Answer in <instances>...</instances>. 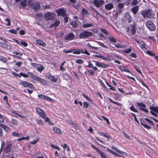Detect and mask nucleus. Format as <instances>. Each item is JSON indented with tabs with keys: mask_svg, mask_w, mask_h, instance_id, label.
Masks as SVG:
<instances>
[{
	"mask_svg": "<svg viewBox=\"0 0 158 158\" xmlns=\"http://www.w3.org/2000/svg\"><path fill=\"white\" fill-rule=\"evenodd\" d=\"M145 24L146 27L150 31H154L155 30L156 27L153 23L151 21H147Z\"/></svg>",
	"mask_w": 158,
	"mask_h": 158,
	"instance_id": "f257e3e1",
	"label": "nucleus"
},
{
	"mask_svg": "<svg viewBox=\"0 0 158 158\" xmlns=\"http://www.w3.org/2000/svg\"><path fill=\"white\" fill-rule=\"evenodd\" d=\"M92 35V34L91 32L85 31L81 33L79 36L81 39H85L89 37H90Z\"/></svg>",
	"mask_w": 158,
	"mask_h": 158,
	"instance_id": "f03ea898",
	"label": "nucleus"
},
{
	"mask_svg": "<svg viewBox=\"0 0 158 158\" xmlns=\"http://www.w3.org/2000/svg\"><path fill=\"white\" fill-rule=\"evenodd\" d=\"M32 0H23L21 1L20 3V5L23 7H25L27 6H29L32 5Z\"/></svg>",
	"mask_w": 158,
	"mask_h": 158,
	"instance_id": "7ed1b4c3",
	"label": "nucleus"
},
{
	"mask_svg": "<svg viewBox=\"0 0 158 158\" xmlns=\"http://www.w3.org/2000/svg\"><path fill=\"white\" fill-rule=\"evenodd\" d=\"M55 15L52 12H47L44 14V17L47 20H52L55 17Z\"/></svg>",
	"mask_w": 158,
	"mask_h": 158,
	"instance_id": "20e7f679",
	"label": "nucleus"
},
{
	"mask_svg": "<svg viewBox=\"0 0 158 158\" xmlns=\"http://www.w3.org/2000/svg\"><path fill=\"white\" fill-rule=\"evenodd\" d=\"M88 20H84L82 22V27L85 28H88L94 26L93 24L91 23H89Z\"/></svg>",
	"mask_w": 158,
	"mask_h": 158,
	"instance_id": "39448f33",
	"label": "nucleus"
},
{
	"mask_svg": "<svg viewBox=\"0 0 158 158\" xmlns=\"http://www.w3.org/2000/svg\"><path fill=\"white\" fill-rule=\"evenodd\" d=\"M136 105L137 106H141V107H139V110H142L146 113H149L148 111L145 108L146 107V106L145 104L142 102H137Z\"/></svg>",
	"mask_w": 158,
	"mask_h": 158,
	"instance_id": "423d86ee",
	"label": "nucleus"
},
{
	"mask_svg": "<svg viewBox=\"0 0 158 158\" xmlns=\"http://www.w3.org/2000/svg\"><path fill=\"white\" fill-rule=\"evenodd\" d=\"M105 3L103 0H94L93 3L95 6L97 8L103 5Z\"/></svg>",
	"mask_w": 158,
	"mask_h": 158,
	"instance_id": "0eeeda50",
	"label": "nucleus"
},
{
	"mask_svg": "<svg viewBox=\"0 0 158 158\" xmlns=\"http://www.w3.org/2000/svg\"><path fill=\"white\" fill-rule=\"evenodd\" d=\"M150 109L152 110L150 111L151 113L153 115L157 116L156 113L158 114V107L154 106H150Z\"/></svg>",
	"mask_w": 158,
	"mask_h": 158,
	"instance_id": "6e6552de",
	"label": "nucleus"
},
{
	"mask_svg": "<svg viewBox=\"0 0 158 158\" xmlns=\"http://www.w3.org/2000/svg\"><path fill=\"white\" fill-rule=\"evenodd\" d=\"M56 12L59 16L60 15L64 16L66 15V11L63 9H60L56 10Z\"/></svg>",
	"mask_w": 158,
	"mask_h": 158,
	"instance_id": "1a4fd4ad",
	"label": "nucleus"
},
{
	"mask_svg": "<svg viewBox=\"0 0 158 158\" xmlns=\"http://www.w3.org/2000/svg\"><path fill=\"white\" fill-rule=\"evenodd\" d=\"M130 26L131 27V34H134L136 32L135 28L136 27V24L135 22H134L132 24H130Z\"/></svg>",
	"mask_w": 158,
	"mask_h": 158,
	"instance_id": "9d476101",
	"label": "nucleus"
},
{
	"mask_svg": "<svg viewBox=\"0 0 158 158\" xmlns=\"http://www.w3.org/2000/svg\"><path fill=\"white\" fill-rule=\"evenodd\" d=\"M125 17L127 20L128 23H131L133 22V19L131 17L129 13L126 12L125 14Z\"/></svg>",
	"mask_w": 158,
	"mask_h": 158,
	"instance_id": "9b49d317",
	"label": "nucleus"
},
{
	"mask_svg": "<svg viewBox=\"0 0 158 158\" xmlns=\"http://www.w3.org/2000/svg\"><path fill=\"white\" fill-rule=\"evenodd\" d=\"M36 111L37 113L40 115L42 118H45V114L43 110L40 108H37L36 109Z\"/></svg>",
	"mask_w": 158,
	"mask_h": 158,
	"instance_id": "f8f14e48",
	"label": "nucleus"
},
{
	"mask_svg": "<svg viewBox=\"0 0 158 158\" xmlns=\"http://www.w3.org/2000/svg\"><path fill=\"white\" fill-rule=\"evenodd\" d=\"M30 6L32 7H33V9L35 10H38L39 9L40 7V6L39 3H36L34 4L33 2L32 1V5H30Z\"/></svg>",
	"mask_w": 158,
	"mask_h": 158,
	"instance_id": "ddd939ff",
	"label": "nucleus"
},
{
	"mask_svg": "<svg viewBox=\"0 0 158 158\" xmlns=\"http://www.w3.org/2000/svg\"><path fill=\"white\" fill-rule=\"evenodd\" d=\"M27 74L28 77H29L31 78L34 79V80L36 81L38 77L37 76L32 73L28 72H27Z\"/></svg>",
	"mask_w": 158,
	"mask_h": 158,
	"instance_id": "4468645a",
	"label": "nucleus"
},
{
	"mask_svg": "<svg viewBox=\"0 0 158 158\" xmlns=\"http://www.w3.org/2000/svg\"><path fill=\"white\" fill-rule=\"evenodd\" d=\"M36 81L39 82L43 85H47L48 84L47 81L44 79L38 77Z\"/></svg>",
	"mask_w": 158,
	"mask_h": 158,
	"instance_id": "2eb2a0df",
	"label": "nucleus"
},
{
	"mask_svg": "<svg viewBox=\"0 0 158 158\" xmlns=\"http://www.w3.org/2000/svg\"><path fill=\"white\" fill-rule=\"evenodd\" d=\"M12 144L11 143H9L6 147L4 149V151L6 153H8V152H10L11 150V147Z\"/></svg>",
	"mask_w": 158,
	"mask_h": 158,
	"instance_id": "dca6fc26",
	"label": "nucleus"
},
{
	"mask_svg": "<svg viewBox=\"0 0 158 158\" xmlns=\"http://www.w3.org/2000/svg\"><path fill=\"white\" fill-rule=\"evenodd\" d=\"M75 35L73 33H70L65 37V40H73Z\"/></svg>",
	"mask_w": 158,
	"mask_h": 158,
	"instance_id": "f3484780",
	"label": "nucleus"
},
{
	"mask_svg": "<svg viewBox=\"0 0 158 158\" xmlns=\"http://www.w3.org/2000/svg\"><path fill=\"white\" fill-rule=\"evenodd\" d=\"M47 77L49 80L53 82H56L57 81V78L54 77L53 76L51 75L50 74H47Z\"/></svg>",
	"mask_w": 158,
	"mask_h": 158,
	"instance_id": "a211bd4d",
	"label": "nucleus"
},
{
	"mask_svg": "<svg viewBox=\"0 0 158 158\" xmlns=\"http://www.w3.org/2000/svg\"><path fill=\"white\" fill-rule=\"evenodd\" d=\"M0 127L4 129L5 131L7 132H10V128L7 126L2 123H0Z\"/></svg>",
	"mask_w": 158,
	"mask_h": 158,
	"instance_id": "6ab92c4d",
	"label": "nucleus"
},
{
	"mask_svg": "<svg viewBox=\"0 0 158 158\" xmlns=\"http://www.w3.org/2000/svg\"><path fill=\"white\" fill-rule=\"evenodd\" d=\"M111 149L116 152L122 155H123L124 156H125L126 155H127V154L125 152H121L119 151L116 148L114 147H112Z\"/></svg>",
	"mask_w": 158,
	"mask_h": 158,
	"instance_id": "aec40b11",
	"label": "nucleus"
},
{
	"mask_svg": "<svg viewBox=\"0 0 158 158\" xmlns=\"http://www.w3.org/2000/svg\"><path fill=\"white\" fill-rule=\"evenodd\" d=\"M114 7L112 4L109 3L105 5V8L107 10H110Z\"/></svg>",
	"mask_w": 158,
	"mask_h": 158,
	"instance_id": "412c9836",
	"label": "nucleus"
},
{
	"mask_svg": "<svg viewBox=\"0 0 158 158\" xmlns=\"http://www.w3.org/2000/svg\"><path fill=\"white\" fill-rule=\"evenodd\" d=\"M119 69L122 72H126L131 74V73L130 70L125 68L123 66H120L119 67Z\"/></svg>",
	"mask_w": 158,
	"mask_h": 158,
	"instance_id": "4be33fe9",
	"label": "nucleus"
},
{
	"mask_svg": "<svg viewBox=\"0 0 158 158\" xmlns=\"http://www.w3.org/2000/svg\"><path fill=\"white\" fill-rule=\"evenodd\" d=\"M139 10V6H136L133 7L131 10L134 15L137 14Z\"/></svg>",
	"mask_w": 158,
	"mask_h": 158,
	"instance_id": "5701e85b",
	"label": "nucleus"
},
{
	"mask_svg": "<svg viewBox=\"0 0 158 158\" xmlns=\"http://www.w3.org/2000/svg\"><path fill=\"white\" fill-rule=\"evenodd\" d=\"M15 41V42L19 45H23L24 46L26 47L27 46V44L24 41H20L19 42V40H14Z\"/></svg>",
	"mask_w": 158,
	"mask_h": 158,
	"instance_id": "b1692460",
	"label": "nucleus"
},
{
	"mask_svg": "<svg viewBox=\"0 0 158 158\" xmlns=\"http://www.w3.org/2000/svg\"><path fill=\"white\" fill-rule=\"evenodd\" d=\"M147 15V17H148L150 19H152L154 18V14L152 13V10L149 9V11Z\"/></svg>",
	"mask_w": 158,
	"mask_h": 158,
	"instance_id": "393cba45",
	"label": "nucleus"
},
{
	"mask_svg": "<svg viewBox=\"0 0 158 158\" xmlns=\"http://www.w3.org/2000/svg\"><path fill=\"white\" fill-rule=\"evenodd\" d=\"M149 11V9L148 10H142L141 11V14L143 17L145 18L147 17V15Z\"/></svg>",
	"mask_w": 158,
	"mask_h": 158,
	"instance_id": "a878e982",
	"label": "nucleus"
},
{
	"mask_svg": "<svg viewBox=\"0 0 158 158\" xmlns=\"http://www.w3.org/2000/svg\"><path fill=\"white\" fill-rule=\"evenodd\" d=\"M19 83L23 86L26 87H27L29 82L27 81L21 80L19 82Z\"/></svg>",
	"mask_w": 158,
	"mask_h": 158,
	"instance_id": "bb28decb",
	"label": "nucleus"
},
{
	"mask_svg": "<svg viewBox=\"0 0 158 158\" xmlns=\"http://www.w3.org/2000/svg\"><path fill=\"white\" fill-rule=\"evenodd\" d=\"M73 53L75 54H79L81 53H83V50L81 49H73Z\"/></svg>",
	"mask_w": 158,
	"mask_h": 158,
	"instance_id": "cd10ccee",
	"label": "nucleus"
},
{
	"mask_svg": "<svg viewBox=\"0 0 158 158\" xmlns=\"http://www.w3.org/2000/svg\"><path fill=\"white\" fill-rule=\"evenodd\" d=\"M36 43L38 45L43 46V47H45L46 45V43L44 42L43 40H36Z\"/></svg>",
	"mask_w": 158,
	"mask_h": 158,
	"instance_id": "c85d7f7f",
	"label": "nucleus"
},
{
	"mask_svg": "<svg viewBox=\"0 0 158 158\" xmlns=\"http://www.w3.org/2000/svg\"><path fill=\"white\" fill-rule=\"evenodd\" d=\"M101 158H108L107 155L104 152L100 150L98 152Z\"/></svg>",
	"mask_w": 158,
	"mask_h": 158,
	"instance_id": "c756f323",
	"label": "nucleus"
},
{
	"mask_svg": "<svg viewBox=\"0 0 158 158\" xmlns=\"http://www.w3.org/2000/svg\"><path fill=\"white\" fill-rule=\"evenodd\" d=\"M60 23V22L59 20H56L55 22L52 24L51 26V27H55L58 26Z\"/></svg>",
	"mask_w": 158,
	"mask_h": 158,
	"instance_id": "7c9ffc66",
	"label": "nucleus"
},
{
	"mask_svg": "<svg viewBox=\"0 0 158 158\" xmlns=\"http://www.w3.org/2000/svg\"><path fill=\"white\" fill-rule=\"evenodd\" d=\"M53 130L55 132L58 134H60L61 133V131L60 129L56 127H54Z\"/></svg>",
	"mask_w": 158,
	"mask_h": 158,
	"instance_id": "2f4dec72",
	"label": "nucleus"
},
{
	"mask_svg": "<svg viewBox=\"0 0 158 158\" xmlns=\"http://www.w3.org/2000/svg\"><path fill=\"white\" fill-rule=\"evenodd\" d=\"M70 24L73 27L76 28L77 27L78 23L76 21H73L71 22Z\"/></svg>",
	"mask_w": 158,
	"mask_h": 158,
	"instance_id": "473e14b6",
	"label": "nucleus"
},
{
	"mask_svg": "<svg viewBox=\"0 0 158 158\" xmlns=\"http://www.w3.org/2000/svg\"><path fill=\"white\" fill-rule=\"evenodd\" d=\"M62 147L64 148V150H66L68 152L70 150V148L67 145V144L64 143V144L62 145Z\"/></svg>",
	"mask_w": 158,
	"mask_h": 158,
	"instance_id": "72a5a7b5",
	"label": "nucleus"
},
{
	"mask_svg": "<svg viewBox=\"0 0 158 158\" xmlns=\"http://www.w3.org/2000/svg\"><path fill=\"white\" fill-rule=\"evenodd\" d=\"M108 99L109 101L110 102H111L112 103H113L116 104L118 106H122V104L121 103L115 102L110 98H108Z\"/></svg>",
	"mask_w": 158,
	"mask_h": 158,
	"instance_id": "f704fd0d",
	"label": "nucleus"
},
{
	"mask_svg": "<svg viewBox=\"0 0 158 158\" xmlns=\"http://www.w3.org/2000/svg\"><path fill=\"white\" fill-rule=\"evenodd\" d=\"M44 67L42 65H40L37 68V70L38 71L41 72L44 69Z\"/></svg>",
	"mask_w": 158,
	"mask_h": 158,
	"instance_id": "c9c22d12",
	"label": "nucleus"
},
{
	"mask_svg": "<svg viewBox=\"0 0 158 158\" xmlns=\"http://www.w3.org/2000/svg\"><path fill=\"white\" fill-rule=\"evenodd\" d=\"M0 60L4 63H6L7 62L6 59L5 57L2 56H0Z\"/></svg>",
	"mask_w": 158,
	"mask_h": 158,
	"instance_id": "e433bc0d",
	"label": "nucleus"
},
{
	"mask_svg": "<svg viewBox=\"0 0 158 158\" xmlns=\"http://www.w3.org/2000/svg\"><path fill=\"white\" fill-rule=\"evenodd\" d=\"M88 72L92 76H94V71L93 70H89L88 71Z\"/></svg>",
	"mask_w": 158,
	"mask_h": 158,
	"instance_id": "4c0bfd02",
	"label": "nucleus"
},
{
	"mask_svg": "<svg viewBox=\"0 0 158 158\" xmlns=\"http://www.w3.org/2000/svg\"><path fill=\"white\" fill-rule=\"evenodd\" d=\"M0 46L4 48H7L8 47L7 44L4 42L0 43Z\"/></svg>",
	"mask_w": 158,
	"mask_h": 158,
	"instance_id": "58836bf2",
	"label": "nucleus"
},
{
	"mask_svg": "<svg viewBox=\"0 0 158 158\" xmlns=\"http://www.w3.org/2000/svg\"><path fill=\"white\" fill-rule=\"evenodd\" d=\"M130 109L131 111L135 112H138L137 110L134 108L133 105L130 107Z\"/></svg>",
	"mask_w": 158,
	"mask_h": 158,
	"instance_id": "ea45409f",
	"label": "nucleus"
},
{
	"mask_svg": "<svg viewBox=\"0 0 158 158\" xmlns=\"http://www.w3.org/2000/svg\"><path fill=\"white\" fill-rule=\"evenodd\" d=\"M101 58L104 60H110V57L108 56H107L106 57H105V56H104L102 55Z\"/></svg>",
	"mask_w": 158,
	"mask_h": 158,
	"instance_id": "a19ab883",
	"label": "nucleus"
},
{
	"mask_svg": "<svg viewBox=\"0 0 158 158\" xmlns=\"http://www.w3.org/2000/svg\"><path fill=\"white\" fill-rule=\"evenodd\" d=\"M82 13L83 15H87L88 14V12L85 9L83 8L82 10Z\"/></svg>",
	"mask_w": 158,
	"mask_h": 158,
	"instance_id": "79ce46f5",
	"label": "nucleus"
},
{
	"mask_svg": "<svg viewBox=\"0 0 158 158\" xmlns=\"http://www.w3.org/2000/svg\"><path fill=\"white\" fill-rule=\"evenodd\" d=\"M109 67L108 64H105L104 63H102L101 67L103 68H107Z\"/></svg>",
	"mask_w": 158,
	"mask_h": 158,
	"instance_id": "37998d69",
	"label": "nucleus"
},
{
	"mask_svg": "<svg viewBox=\"0 0 158 158\" xmlns=\"http://www.w3.org/2000/svg\"><path fill=\"white\" fill-rule=\"evenodd\" d=\"M11 74L13 76H15L19 77H20L21 76L20 75H19V74H18L16 73L15 72H14L12 71L11 72Z\"/></svg>",
	"mask_w": 158,
	"mask_h": 158,
	"instance_id": "c03bdc74",
	"label": "nucleus"
},
{
	"mask_svg": "<svg viewBox=\"0 0 158 158\" xmlns=\"http://www.w3.org/2000/svg\"><path fill=\"white\" fill-rule=\"evenodd\" d=\"M141 124L143 125L144 127H145V128L149 129L151 128V127L148 126L147 124H144L143 123H142V122H141Z\"/></svg>",
	"mask_w": 158,
	"mask_h": 158,
	"instance_id": "a18cd8bd",
	"label": "nucleus"
},
{
	"mask_svg": "<svg viewBox=\"0 0 158 158\" xmlns=\"http://www.w3.org/2000/svg\"><path fill=\"white\" fill-rule=\"evenodd\" d=\"M95 63V65L98 67H101L102 63H100L98 61L93 60Z\"/></svg>",
	"mask_w": 158,
	"mask_h": 158,
	"instance_id": "49530a36",
	"label": "nucleus"
},
{
	"mask_svg": "<svg viewBox=\"0 0 158 158\" xmlns=\"http://www.w3.org/2000/svg\"><path fill=\"white\" fill-rule=\"evenodd\" d=\"M36 122L38 124L40 125H43L44 124L43 122L41 120H36Z\"/></svg>",
	"mask_w": 158,
	"mask_h": 158,
	"instance_id": "de8ad7c7",
	"label": "nucleus"
},
{
	"mask_svg": "<svg viewBox=\"0 0 158 158\" xmlns=\"http://www.w3.org/2000/svg\"><path fill=\"white\" fill-rule=\"evenodd\" d=\"M12 53L14 54L13 55H19L20 56H22V54L17 52L16 51H14L12 52Z\"/></svg>",
	"mask_w": 158,
	"mask_h": 158,
	"instance_id": "09e8293b",
	"label": "nucleus"
},
{
	"mask_svg": "<svg viewBox=\"0 0 158 158\" xmlns=\"http://www.w3.org/2000/svg\"><path fill=\"white\" fill-rule=\"evenodd\" d=\"M11 123L12 124L14 125H17L18 123V121H17V120L15 119H12L11 121Z\"/></svg>",
	"mask_w": 158,
	"mask_h": 158,
	"instance_id": "8fccbe9b",
	"label": "nucleus"
},
{
	"mask_svg": "<svg viewBox=\"0 0 158 158\" xmlns=\"http://www.w3.org/2000/svg\"><path fill=\"white\" fill-rule=\"evenodd\" d=\"M75 62L77 63L81 64L83 63L84 61L81 59H77L76 60Z\"/></svg>",
	"mask_w": 158,
	"mask_h": 158,
	"instance_id": "3c124183",
	"label": "nucleus"
},
{
	"mask_svg": "<svg viewBox=\"0 0 158 158\" xmlns=\"http://www.w3.org/2000/svg\"><path fill=\"white\" fill-rule=\"evenodd\" d=\"M124 4L123 3H119L118 4V7L119 9L122 8L124 6Z\"/></svg>",
	"mask_w": 158,
	"mask_h": 158,
	"instance_id": "603ef678",
	"label": "nucleus"
},
{
	"mask_svg": "<svg viewBox=\"0 0 158 158\" xmlns=\"http://www.w3.org/2000/svg\"><path fill=\"white\" fill-rule=\"evenodd\" d=\"M102 117L104 120L106 122L107 124H109L110 123L109 120L107 118L103 116H102Z\"/></svg>",
	"mask_w": 158,
	"mask_h": 158,
	"instance_id": "864d4df0",
	"label": "nucleus"
},
{
	"mask_svg": "<svg viewBox=\"0 0 158 158\" xmlns=\"http://www.w3.org/2000/svg\"><path fill=\"white\" fill-rule=\"evenodd\" d=\"M19 74V75H20L21 77V76H22L24 77H26V78L28 77L27 73V74H25L24 73H23L21 72L20 73V74Z\"/></svg>",
	"mask_w": 158,
	"mask_h": 158,
	"instance_id": "5fc2aeb1",
	"label": "nucleus"
},
{
	"mask_svg": "<svg viewBox=\"0 0 158 158\" xmlns=\"http://www.w3.org/2000/svg\"><path fill=\"white\" fill-rule=\"evenodd\" d=\"M5 21L6 22H8V23H7V24H6V25L7 26H10L11 25L10 21L8 18H6L5 19Z\"/></svg>",
	"mask_w": 158,
	"mask_h": 158,
	"instance_id": "6e6d98bb",
	"label": "nucleus"
},
{
	"mask_svg": "<svg viewBox=\"0 0 158 158\" xmlns=\"http://www.w3.org/2000/svg\"><path fill=\"white\" fill-rule=\"evenodd\" d=\"M31 89H33L35 88L34 85L31 83H29L27 87Z\"/></svg>",
	"mask_w": 158,
	"mask_h": 158,
	"instance_id": "4d7b16f0",
	"label": "nucleus"
},
{
	"mask_svg": "<svg viewBox=\"0 0 158 158\" xmlns=\"http://www.w3.org/2000/svg\"><path fill=\"white\" fill-rule=\"evenodd\" d=\"M88 62L89 63V64L87 66H85V67H87L89 68H93L94 66L93 64H92L90 62H89V61H88Z\"/></svg>",
	"mask_w": 158,
	"mask_h": 158,
	"instance_id": "13d9d810",
	"label": "nucleus"
},
{
	"mask_svg": "<svg viewBox=\"0 0 158 158\" xmlns=\"http://www.w3.org/2000/svg\"><path fill=\"white\" fill-rule=\"evenodd\" d=\"M91 147L93 148H94L96 151L97 152H98V153L100 151V150H99V149L98 148H97L96 147H95L94 145H91Z\"/></svg>",
	"mask_w": 158,
	"mask_h": 158,
	"instance_id": "bf43d9fd",
	"label": "nucleus"
},
{
	"mask_svg": "<svg viewBox=\"0 0 158 158\" xmlns=\"http://www.w3.org/2000/svg\"><path fill=\"white\" fill-rule=\"evenodd\" d=\"M4 117L3 115L0 114V122L2 123L4 121Z\"/></svg>",
	"mask_w": 158,
	"mask_h": 158,
	"instance_id": "052dcab7",
	"label": "nucleus"
},
{
	"mask_svg": "<svg viewBox=\"0 0 158 158\" xmlns=\"http://www.w3.org/2000/svg\"><path fill=\"white\" fill-rule=\"evenodd\" d=\"M115 46L117 48H123L124 47V46L120 44H115Z\"/></svg>",
	"mask_w": 158,
	"mask_h": 158,
	"instance_id": "680f3d73",
	"label": "nucleus"
},
{
	"mask_svg": "<svg viewBox=\"0 0 158 158\" xmlns=\"http://www.w3.org/2000/svg\"><path fill=\"white\" fill-rule=\"evenodd\" d=\"M51 146L52 148H55V149H57L58 150H60V148L57 146L54 145L52 144L51 145Z\"/></svg>",
	"mask_w": 158,
	"mask_h": 158,
	"instance_id": "e2e57ef3",
	"label": "nucleus"
},
{
	"mask_svg": "<svg viewBox=\"0 0 158 158\" xmlns=\"http://www.w3.org/2000/svg\"><path fill=\"white\" fill-rule=\"evenodd\" d=\"M138 2L137 0H133L131 4L133 5H135L138 3Z\"/></svg>",
	"mask_w": 158,
	"mask_h": 158,
	"instance_id": "0e129e2a",
	"label": "nucleus"
},
{
	"mask_svg": "<svg viewBox=\"0 0 158 158\" xmlns=\"http://www.w3.org/2000/svg\"><path fill=\"white\" fill-rule=\"evenodd\" d=\"M22 64V63L21 62L19 61L16 62L15 64V65L17 66L18 67H20L21 66Z\"/></svg>",
	"mask_w": 158,
	"mask_h": 158,
	"instance_id": "69168bd1",
	"label": "nucleus"
},
{
	"mask_svg": "<svg viewBox=\"0 0 158 158\" xmlns=\"http://www.w3.org/2000/svg\"><path fill=\"white\" fill-rule=\"evenodd\" d=\"M42 7L44 9H49L50 8L49 5H42Z\"/></svg>",
	"mask_w": 158,
	"mask_h": 158,
	"instance_id": "338daca9",
	"label": "nucleus"
},
{
	"mask_svg": "<svg viewBox=\"0 0 158 158\" xmlns=\"http://www.w3.org/2000/svg\"><path fill=\"white\" fill-rule=\"evenodd\" d=\"M123 132L124 135V136H125V138H126L128 139H130V136L128 135L124 131Z\"/></svg>",
	"mask_w": 158,
	"mask_h": 158,
	"instance_id": "774afa93",
	"label": "nucleus"
}]
</instances>
